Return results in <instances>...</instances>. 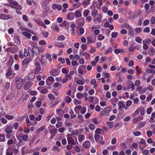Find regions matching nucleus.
Segmentation results:
<instances>
[{
  "mask_svg": "<svg viewBox=\"0 0 155 155\" xmlns=\"http://www.w3.org/2000/svg\"><path fill=\"white\" fill-rule=\"evenodd\" d=\"M40 63L41 61L40 60L35 61V66L36 67L35 71V74L41 73L42 72Z\"/></svg>",
  "mask_w": 155,
  "mask_h": 155,
  "instance_id": "nucleus-3",
  "label": "nucleus"
},
{
  "mask_svg": "<svg viewBox=\"0 0 155 155\" xmlns=\"http://www.w3.org/2000/svg\"><path fill=\"white\" fill-rule=\"evenodd\" d=\"M57 129L55 128L53 129H51L50 131V134H56L57 133Z\"/></svg>",
  "mask_w": 155,
  "mask_h": 155,
  "instance_id": "nucleus-52",
  "label": "nucleus"
},
{
  "mask_svg": "<svg viewBox=\"0 0 155 155\" xmlns=\"http://www.w3.org/2000/svg\"><path fill=\"white\" fill-rule=\"evenodd\" d=\"M97 17H94L93 19V21L96 23H100L102 21V14L99 13L97 14Z\"/></svg>",
  "mask_w": 155,
  "mask_h": 155,
  "instance_id": "nucleus-11",
  "label": "nucleus"
},
{
  "mask_svg": "<svg viewBox=\"0 0 155 155\" xmlns=\"http://www.w3.org/2000/svg\"><path fill=\"white\" fill-rule=\"evenodd\" d=\"M90 11L87 9L84 10L83 12V15L84 17H87L88 14L90 13Z\"/></svg>",
  "mask_w": 155,
  "mask_h": 155,
  "instance_id": "nucleus-42",
  "label": "nucleus"
},
{
  "mask_svg": "<svg viewBox=\"0 0 155 155\" xmlns=\"http://www.w3.org/2000/svg\"><path fill=\"white\" fill-rule=\"evenodd\" d=\"M54 80L53 77L50 76L47 78L46 79V82L48 84H51L54 83Z\"/></svg>",
  "mask_w": 155,
  "mask_h": 155,
  "instance_id": "nucleus-13",
  "label": "nucleus"
},
{
  "mask_svg": "<svg viewBox=\"0 0 155 155\" xmlns=\"http://www.w3.org/2000/svg\"><path fill=\"white\" fill-rule=\"evenodd\" d=\"M34 21L37 23L38 25H41L42 23L43 22L41 20L37 19H34Z\"/></svg>",
  "mask_w": 155,
  "mask_h": 155,
  "instance_id": "nucleus-48",
  "label": "nucleus"
},
{
  "mask_svg": "<svg viewBox=\"0 0 155 155\" xmlns=\"http://www.w3.org/2000/svg\"><path fill=\"white\" fill-rule=\"evenodd\" d=\"M90 4V3L88 1L84 0L82 2V5L83 6L84 8H86L87 5H88Z\"/></svg>",
  "mask_w": 155,
  "mask_h": 155,
  "instance_id": "nucleus-39",
  "label": "nucleus"
},
{
  "mask_svg": "<svg viewBox=\"0 0 155 155\" xmlns=\"http://www.w3.org/2000/svg\"><path fill=\"white\" fill-rule=\"evenodd\" d=\"M52 8L54 10L57 9L59 11L61 10L62 8V6L60 5L57 4L56 3H54L52 5Z\"/></svg>",
  "mask_w": 155,
  "mask_h": 155,
  "instance_id": "nucleus-15",
  "label": "nucleus"
},
{
  "mask_svg": "<svg viewBox=\"0 0 155 155\" xmlns=\"http://www.w3.org/2000/svg\"><path fill=\"white\" fill-rule=\"evenodd\" d=\"M97 6V2L95 1H94L91 5L90 8L91 10L95 9L96 7Z\"/></svg>",
  "mask_w": 155,
  "mask_h": 155,
  "instance_id": "nucleus-27",
  "label": "nucleus"
},
{
  "mask_svg": "<svg viewBox=\"0 0 155 155\" xmlns=\"http://www.w3.org/2000/svg\"><path fill=\"white\" fill-rule=\"evenodd\" d=\"M76 96L78 99H80L83 97V95L81 93H78L76 94Z\"/></svg>",
  "mask_w": 155,
  "mask_h": 155,
  "instance_id": "nucleus-63",
  "label": "nucleus"
},
{
  "mask_svg": "<svg viewBox=\"0 0 155 155\" xmlns=\"http://www.w3.org/2000/svg\"><path fill=\"white\" fill-rule=\"evenodd\" d=\"M55 45L56 46L59 48H63L64 47V45L63 43L61 42L56 43Z\"/></svg>",
  "mask_w": 155,
  "mask_h": 155,
  "instance_id": "nucleus-46",
  "label": "nucleus"
},
{
  "mask_svg": "<svg viewBox=\"0 0 155 155\" xmlns=\"http://www.w3.org/2000/svg\"><path fill=\"white\" fill-rule=\"evenodd\" d=\"M59 25L61 27L62 26L65 27L66 28H68L69 27L68 26V23L66 21H64V22L61 24H60Z\"/></svg>",
  "mask_w": 155,
  "mask_h": 155,
  "instance_id": "nucleus-41",
  "label": "nucleus"
},
{
  "mask_svg": "<svg viewBox=\"0 0 155 155\" xmlns=\"http://www.w3.org/2000/svg\"><path fill=\"white\" fill-rule=\"evenodd\" d=\"M19 57L22 59L24 57H26L28 56L29 54V53L28 51V50L26 49H25L24 50H20L19 52Z\"/></svg>",
  "mask_w": 155,
  "mask_h": 155,
  "instance_id": "nucleus-6",
  "label": "nucleus"
},
{
  "mask_svg": "<svg viewBox=\"0 0 155 155\" xmlns=\"http://www.w3.org/2000/svg\"><path fill=\"white\" fill-rule=\"evenodd\" d=\"M74 18V14L72 12L68 13L67 16V19L69 20H72Z\"/></svg>",
  "mask_w": 155,
  "mask_h": 155,
  "instance_id": "nucleus-17",
  "label": "nucleus"
},
{
  "mask_svg": "<svg viewBox=\"0 0 155 155\" xmlns=\"http://www.w3.org/2000/svg\"><path fill=\"white\" fill-rule=\"evenodd\" d=\"M102 75L104 76L105 78H108L110 76V74L109 73L103 72L102 73Z\"/></svg>",
  "mask_w": 155,
  "mask_h": 155,
  "instance_id": "nucleus-53",
  "label": "nucleus"
},
{
  "mask_svg": "<svg viewBox=\"0 0 155 155\" xmlns=\"http://www.w3.org/2000/svg\"><path fill=\"white\" fill-rule=\"evenodd\" d=\"M105 37L101 34H100L98 36V40L99 41H101L104 39Z\"/></svg>",
  "mask_w": 155,
  "mask_h": 155,
  "instance_id": "nucleus-58",
  "label": "nucleus"
},
{
  "mask_svg": "<svg viewBox=\"0 0 155 155\" xmlns=\"http://www.w3.org/2000/svg\"><path fill=\"white\" fill-rule=\"evenodd\" d=\"M82 131L81 129H76L73 130V131L72 132V134L74 135H78L79 134L81 133Z\"/></svg>",
  "mask_w": 155,
  "mask_h": 155,
  "instance_id": "nucleus-25",
  "label": "nucleus"
},
{
  "mask_svg": "<svg viewBox=\"0 0 155 155\" xmlns=\"http://www.w3.org/2000/svg\"><path fill=\"white\" fill-rule=\"evenodd\" d=\"M78 60L79 63L81 64H83L85 63L84 60L83 58H80Z\"/></svg>",
  "mask_w": 155,
  "mask_h": 155,
  "instance_id": "nucleus-56",
  "label": "nucleus"
},
{
  "mask_svg": "<svg viewBox=\"0 0 155 155\" xmlns=\"http://www.w3.org/2000/svg\"><path fill=\"white\" fill-rule=\"evenodd\" d=\"M41 101H37L35 103L36 107H40L41 106Z\"/></svg>",
  "mask_w": 155,
  "mask_h": 155,
  "instance_id": "nucleus-49",
  "label": "nucleus"
},
{
  "mask_svg": "<svg viewBox=\"0 0 155 155\" xmlns=\"http://www.w3.org/2000/svg\"><path fill=\"white\" fill-rule=\"evenodd\" d=\"M46 58L50 61H51V55L50 54H46L45 55Z\"/></svg>",
  "mask_w": 155,
  "mask_h": 155,
  "instance_id": "nucleus-55",
  "label": "nucleus"
},
{
  "mask_svg": "<svg viewBox=\"0 0 155 155\" xmlns=\"http://www.w3.org/2000/svg\"><path fill=\"white\" fill-rule=\"evenodd\" d=\"M107 126L110 128H112L114 126V124L112 122H108L107 123Z\"/></svg>",
  "mask_w": 155,
  "mask_h": 155,
  "instance_id": "nucleus-57",
  "label": "nucleus"
},
{
  "mask_svg": "<svg viewBox=\"0 0 155 155\" xmlns=\"http://www.w3.org/2000/svg\"><path fill=\"white\" fill-rule=\"evenodd\" d=\"M135 41L139 43H141L142 42V39L139 37H137L135 38Z\"/></svg>",
  "mask_w": 155,
  "mask_h": 155,
  "instance_id": "nucleus-50",
  "label": "nucleus"
},
{
  "mask_svg": "<svg viewBox=\"0 0 155 155\" xmlns=\"http://www.w3.org/2000/svg\"><path fill=\"white\" fill-rule=\"evenodd\" d=\"M48 97L49 99L51 100H54L55 99L54 96L52 94H49L48 95Z\"/></svg>",
  "mask_w": 155,
  "mask_h": 155,
  "instance_id": "nucleus-54",
  "label": "nucleus"
},
{
  "mask_svg": "<svg viewBox=\"0 0 155 155\" xmlns=\"http://www.w3.org/2000/svg\"><path fill=\"white\" fill-rule=\"evenodd\" d=\"M152 43V41L150 39H148L146 40H143V43H147L148 44H150Z\"/></svg>",
  "mask_w": 155,
  "mask_h": 155,
  "instance_id": "nucleus-60",
  "label": "nucleus"
},
{
  "mask_svg": "<svg viewBox=\"0 0 155 155\" xmlns=\"http://www.w3.org/2000/svg\"><path fill=\"white\" fill-rule=\"evenodd\" d=\"M69 71V69L68 68H62L61 70L62 72L64 74H67Z\"/></svg>",
  "mask_w": 155,
  "mask_h": 155,
  "instance_id": "nucleus-35",
  "label": "nucleus"
},
{
  "mask_svg": "<svg viewBox=\"0 0 155 155\" xmlns=\"http://www.w3.org/2000/svg\"><path fill=\"white\" fill-rule=\"evenodd\" d=\"M73 102L74 104L75 105H81V101L80 100H79L76 99H74Z\"/></svg>",
  "mask_w": 155,
  "mask_h": 155,
  "instance_id": "nucleus-38",
  "label": "nucleus"
},
{
  "mask_svg": "<svg viewBox=\"0 0 155 155\" xmlns=\"http://www.w3.org/2000/svg\"><path fill=\"white\" fill-rule=\"evenodd\" d=\"M12 74V75H15L14 74H13L12 72V71L11 68H9L8 69L7 71L6 72L5 74V76L6 77H8L10 75Z\"/></svg>",
  "mask_w": 155,
  "mask_h": 155,
  "instance_id": "nucleus-28",
  "label": "nucleus"
},
{
  "mask_svg": "<svg viewBox=\"0 0 155 155\" xmlns=\"http://www.w3.org/2000/svg\"><path fill=\"white\" fill-rule=\"evenodd\" d=\"M28 51L29 53V54H30V55H31V54H32L34 56V54H35L36 55L38 54L39 53V49L38 47L36 46H33L32 48L29 47L28 49Z\"/></svg>",
  "mask_w": 155,
  "mask_h": 155,
  "instance_id": "nucleus-2",
  "label": "nucleus"
},
{
  "mask_svg": "<svg viewBox=\"0 0 155 155\" xmlns=\"http://www.w3.org/2000/svg\"><path fill=\"white\" fill-rule=\"evenodd\" d=\"M118 33L116 32H113L111 34V35L112 37L113 38H116L118 35Z\"/></svg>",
  "mask_w": 155,
  "mask_h": 155,
  "instance_id": "nucleus-59",
  "label": "nucleus"
},
{
  "mask_svg": "<svg viewBox=\"0 0 155 155\" xmlns=\"http://www.w3.org/2000/svg\"><path fill=\"white\" fill-rule=\"evenodd\" d=\"M122 28H127L129 29H131V26L127 24H124L121 25Z\"/></svg>",
  "mask_w": 155,
  "mask_h": 155,
  "instance_id": "nucleus-36",
  "label": "nucleus"
},
{
  "mask_svg": "<svg viewBox=\"0 0 155 155\" xmlns=\"http://www.w3.org/2000/svg\"><path fill=\"white\" fill-rule=\"evenodd\" d=\"M49 73L51 75L55 76L59 74V72L57 69L52 68L51 69Z\"/></svg>",
  "mask_w": 155,
  "mask_h": 155,
  "instance_id": "nucleus-12",
  "label": "nucleus"
},
{
  "mask_svg": "<svg viewBox=\"0 0 155 155\" xmlns=\"http://www.w3.org/2000/svg\"><path fill=\"white\" fill-rule=\"evenodd\" d=\"M75 15L77 17H80L81 16V12L79 11H77L75 12Z\"/></svg>",
  "mask_w": 155,
  "mask_h": 155,
  "instance_id": "nucleus-47",
  "label": "nucleus"
},
{
  "mask_svg": "<svg viewBox=\"0 0 155 155\" xmlns=\"http://www.w3.org/2000/svg\"><path fill=\"white\" fill-rule=\"evenodd\" d=\"M13 58L11 56L9 61H8V63L7 64L8 65L11 66L12 64L13 63Z\"/></svg>",
  "mask_w": 155,
  "mask_h": 155,
  "instance_id": "nucleus-37",
  "label": "nucleus"
},
{
  "mask_svg": "<svg viewBox=\"0 0 155 155\" xmlns=\"http://www.w3.org/2000/svg\"><path fill=\"white\" fill-rule=\"evenodd\" d=\"M33 55L32 54H31V55L30 54H29V57L26 58L22 61V63L24 64H26L28 65L29 63L33 60Z\"/></svg>",
  "mask_w": 155,
  "mask_h": 155,
  "instance_id": "nucleus-7",
  "label": "nucleus"
},
{
  "mask_svg": "<svg viewBox=\"0 0 155 155\" xmlns=\"http://www.w3.org/2000/svg\"><path fill=\"white\" fill-rule=\"evenodd\" d=\"M118 107L119 109H121L123 108L124 107V106L125 105L124 102L123 101H120L118 103Z\"/></svg>",
  "mask_w": 155,
  "mask_h": 155,
  "instance_id": "nucleus-33",
  "label": "nucleus"
},
{
  "mask_svg": "<svg viewBox=\"0 0 155 155\" xmlns=\"http://www.w3.org/2000/svg\"><path fill=\"white\" fill-rule=\"evenodd\" d=\"M113 50V49L111 47H110L108 49H107L105 51L104 54L106 55L108 53H109L112 52Z\"/></svg>",
  "mask_w": 155,
  "mask_h": 155,
  "instance_id": "nucleus-51",
  "label": "nucleus"
},
{
  "mask_svg": "<svg viewBox=\"0 0 155 155\" xmlns=\"http://www.w3.org/2000/svg\"><path fill=\"white\" fill-rule=\"evenodd\" d=\"M94 138L97 142L101 144H104V142L103 140V138L102 136H100L98 134H96L94 135Z\"/></svg>",
  "mask_w": 155,
  "mask_h": 155,
  "instance_id": "nucleus-8",
  "label": "nucleus"
},
{
  "mask_svg": "<svg viewBox=\"0 0 155 155\" xmlns=\"http://www.w3.org/2000/svg\"><path fill=\"white\" fill-rule=\"evenodd\" d=\"M53 87H57L58 89H60L62 87V85L59 82H55L53 84Z\"/></svg>",
  "mask_w": 155,
  "mask_h": 155,
  "instance_id": "nucleus-30",
  "label": "nucleus"
},
{
  "mask_svg": "<svg viewBox=\"0 0 155 155\" xmlns=\"http://www.w3.org/2000/svg\"><path fill=\"white\" fill-rule=\"evenodd\" d=\"M15 81L16 87L18 89L21 88L23 84H25V82L27 81L25 78L23 80L21 78H16Z\"/></svg>",
  "mask_w": 155,
  "mask_h": 155,
  "instance_id": "nucleus-4",
  "label": "nucleus"
},
{
  "mask_svg": "<svg viewBox=\"0 0 155 155\" xmlns=\"http://www.w3.org/2000/svg\"><path fill=\"white\" fill-rule=\"evenodd\" d=\"M91 14L93 17H95L96 15H97L98 11L96 9L91 10Z\"/></svg>",
  "mask_w": 155,
  "mask_h": 155,
  "instance_id": "nucleus-29",
  "label": "nucleus"
},
{
  "mask_svg": "<svg viewBox=\"0 0 155 155\" xmlns=\"http://www.w3.org/2000/svg\"><path fill=\"white\" fill-rule=\"evenodd\" d=\"M6 50L7 51H9L11 53H14L16 51L17 49L15 48L11 47L7 48Z\"/></svg>",
  "mask_w": 155,
  "mask_h": 155,
  "instance_id": "nucleus-31",
  "label": "nucleus"
},
{
  "mask_svg": "<svg viewBox=\"0 0 155 155\" xmlns=\"http://www.w3.org/2000/svg\"><path fill=\"white\" fill-rule=\"evenodd\" d=\"M8 5L12 8H15L18 10H21L22 9L21 6L18 5L17 2L15 1H10Z\"/></svg>",
  "mask_w": 155,
  "mask_h": 155,
  "instance_id": "nucleus-5",
  "label": "nucleus"
},
{
  "mask_svg": "<svg viewBox=\"0 0 155 155\" xmlns=\"http://www.w3.org/2000/svg\"><path fill=\"white\" fill-rule=\"evenodd\" d=\"M81 4L80 3H74L73 4V6L75 9L79 8Z\"/></svg>",
  "mask_w": 155,
  "mask_h": 155,
  "instance_id": "nucleus-43",
  "label": "nucleus"
},
{
  "mask_svg": "<svg viewBox=\"0 0 155 155\" xmlns=\"http://www.w3.org/2000/svg\"><path fill=\"white\" fill-rule=\"evenodd\" d=\"M79 53L81 55L84 56L86 59H88L90 56V54L87 52L83 51H80Z\"/></svg>",
  "mask_w": 155,
  "mask_h": 155,
  "instance_id": "nucleus-21",
  "label": "nucleus"
},
{
  "mask_svg": "<svg viewBox=\"0 0 155 155\" xmlns=\"http://www.w3.org/2000/svg\"><path fill=\"white\" fill-rule=\"evenodd\" d=\"M21 33L26 37L28 39L31 38V35L28 31H22Z\"/></svg>",
  "mask_w": 155,
  "mask_h": 155,
  "instance_id": "nucleus-22",
  "label": "nucleus"
},
{
  "mask_svg": "<svg viewBox=\"0 0 155 155\" xmlns=\"http://www.w3.org/2000/svg\"><path fill=\"white\" fill-rule=\"evenodd\" d=\"M11 16L9 15H5L2 14L1 15L0 18L1 19L8 20L10 18Z\"/></svg>",
  "mask_w": 155,
  "mask_h": 155,
  "instance_id": "nucleus-26",
  "label": "nucleus"
},
{
  "mask_svg": "<svg viewBox=\"0 0 155 155\" xmlns=\"http://www.w3.org/2000/svg\"><path fill=\"white\" fill-rule=\"evenodd\" d=\"M35 74L34 72H31L28 77H25L24 78L27 81H28L29 79H33L35 78Z\"/></svg>",
  "mask_w": 155,
  "mask_h": 155,
  "instance_id": "nucleus-20",
  "label": "nucleus"
},
{
  "mask_svg": "<svg viewBox=\"0 0 155 155\" xmlns=\"http://www.w3.org/2000/svg\"><path fill=\"white\" fill-rule=\"evenodd\" d=\"M82 146L83 147L85 148H88L91 146V143L88 140L85 141L82 144Z\"/></svg>",
  "mask_w": 155,
  "mask_h": 155,
  "instance_id": "nucleus-16",
  "label": "nucleus"
},
{
  "mask_svg": "<svg viewBox=\"0 0 155 155\" xmlns=\"http://www.w3.org/2000/svg\"><path fill=\"white\" fill-rule=\"evenodd\" d=\"M78 118L79 120V123H82L84 120L83 116L81 115H78Z\"/></svg>",
  "mask_w": 155,
  "mask_h": 155,
  "instance_id": "nucleus-40",
  "label": "nucleus"
},
{
  "mask_svg": "<svg viewBox=\"0 0 155 155\" xmlns=\"http://www.w3.org/2000/svg\"><path fill=\"white\" fill-rule=\"evenodd\" d=\"M70 27L71 28L70 30L71 34L72 35H74V31H75V28L76 27V25L75 23H72L70 25Z\"/></svg>",
  "mask_w": 155,
  "mask_h": 155,
  "instance_id": "nucleus-19",
  "label": "nucleus"
},
{
  "mask_svg": "<svg viewBox=\"0 0 155 155\" xmlns=\"http://www.w3.org/2000/svg\"><path fill=\"white\" fill-rule=\"evenodd\" d=\"M13 128V125L11 124H8L5 127V131L7 134L6 135L7 138H10L12 136V130Z\"/></svg>",
  "mask_w": 155,
  "mask_h": 155,
  "instance_id": "nucleus-1",
  "label": "nucleus"
},
{
  "mask_svg": "<svg viewBox=\"0 0 155 155\" xmlns=\"http://www.w3.org/2000/svg\"><path fill=\"white\" fill-rule=\"evenodd\" d=\"M71 135H72L71 134H68L67 135L66 137H67L68 142V143L70 144L74 145L75 144V143L74 139L71 137Z\"/></svg>",
  "mask_w": 155,
  "mask_h": 155,
  "instance_id": "nucleus-9",
  "label": "nucleus"
},
{
  "mask_svg": "<svg viewBox=\"0 0 155 155\" xmlns=\"http://www.w3.org/2000/svg\"><path fill=\"white\" fill-rule=\"evenodd\" d=\"M118 101V99L117 97H114L110 99V102L114 106L116 105V103Z\"/></svg>",
  "mask_w": 155,
  "mask_h": 155,
  "instance_id": "nucleus-24",
  "label": "nucleus"
},
{
  "mask_svg": "<svg viewBox=\"0 0 155 155\" xmlns=\"http://www.w3.org/2000/svg\"><path fill=\"white\" fill-rule=\"evenodd\" d=\"M147 144H139V148L141 150H143V149L147 147Z\"/></svg>",
  "mask_w": 155,
  "mask_h": 155,
  "instance_id": "nucleus-45",
  "label": "nucleus"
},
{
  "mask_svg": "<svg viewBox=\"0 0 155 155\" xmlns=\"http://www.w3.org/2000/svg\"><path fill=\"white\" fill-rule=\"evenodd\" d=\"M76 83L80 85L83 84L85 83L83 81L80 79L77 80L76 81Z\"/></svg>",
  "mask_w": 155,
  "mask_h": 155,
  "instance_id": "nucleus-61",
  "label": "nucleus"
},
{
  "mask_svg": "<svg viewBox=\"0 0 155 155\" xmlns=\"http://www.w3.org/2000/svg\"><path fill=\"white\" fill-rule=\"evenodd\" d=\"M12 151L10 149H8L6 152V155H12Z\"/></svg>",
  "mask_w": 155,
  "mask_h": 155,
  "instance_id": "nucleus-64",
  "label": "nucleus"
},
{
  "mask_svg": "<svg viewBox=\"0 0 155 155\" xmlns=\"http://www.w3.org/2000/svg\"><path fill=\"white\" fill-rule=\"evenodd\" d=\"M110 110L111 109L109 107H107L101 111V114L102 115H104L106 113H109L110 111Z\"/></svg>",
  "mask_w": 155,
  "mask_h": 155,
  "instance_id": "nucleus-23",
  "label": "nucleus"
},
{
  "mask_svg": "<svg viewBox=\"0 0 155 155\" xmlns=\"http://www.w3.org/2000/svg\"><path fill=\"white\" fill-rule=\"evenodd\" d=\"M65 101L66 103L69 104L71 101L72 99L71 97L66 96L65 97Z\"/></svg>",
  "mask_w": 155,
  "mask_h": 155,
  "instance_id": "nucleus-34",
  "label": "nucleus"
},
{
  "mask_svg": "<svg viewBox=\"0 0 155 155\" xmlns=\"http://www.w3.org/2000/svg\"><path fill=\"white\" fill-rule=\"evenodd\" d=\"M65 38L64 36L61 35L58 37L57 39L60 41H62L64 40Z\"/></svg>",
  "mask_w": 155,
  "mask_h": 155,
  "instance_id": "nucleus-62",
  "label": "nucleus"
},
{
  "mask_svg": "<svg viewBox=\"0 0 155 155\" xmlns=\"http://www.w3.org/2000/svg\"><path fill=\"white\" fill-rule=\"evenodd\" d=\"M28 65L24 64L21 62V69L22 71H25L26 69L28 68Z\"/></svg>",
  "mask_w": 155,
  "mask_h": 155,
  "instance_id": "nucleus-44",
  "label": "nucleus"
},
{
  "mask_svg": "<svg viewBox=\"0 0 155 155\" xmlns=\"http://www.w3.org/2000/svg\"><path fill=\"white\" fill-rule=\"evenodd\" d=\"M85 139V136L84 135L80 134L78 136V141L79 142H82Z\"/></svg>",
  "mask_w": 155,
  "mask_h": 155,
  "instance_id": "nucleus-32",
  "label": "nucleus"
},
{
  "mask_svg": "<svg viewBox=\"0 0 155 155\" xmlns=\"http://www.w3.org/2000/svg\"><path fill=\"white\" fill-rule=\"evenodd\" d=\"M27 81L25 82V84L24 86V88L25 89L27 90L32 85V83L31 82L28 81L26 80Z\"/></svg>",
  "mask_w": 155,
  "mask_h": 155,
  "instance_id": "nucleus-18",
  "label": "nucleus"
},
{
  "mask_svg": "<svg viewBox=\"0 0 155 155\" xmlns=\"http://www.w3.org/2000/svg\"><path fill=\"white\" fill-rule=\"evenodd\" d=\"M78 72L79 74H84L86 72V71L85 68V65H82L80 66L78 68Z\"/></svg>",
  "mask_w": 155,
  "mask_h": 155,
  "instance_id": "nucleus-10",
  "label": "nucleus"
},
{
  "mask_svg": "<svg viewBox=\"0 0 155 155\" xmlns=\"http://www.w3.org/2000/svg\"><path fill=\"white\" fill-rule=\"evenodd\" d=\"M87 42L88 43H94L96 40V38L94 36L88 37L87 38Z\"/></svg>",
  "mask_w": 155,
  "mask_h": 155,
  "instance_id": "nucleus-14",
  "label": "nucleus"
}]
</instances>
